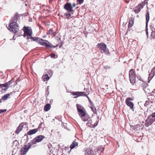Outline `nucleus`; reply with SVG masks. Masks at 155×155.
Instances as JSON below:
<instances>
[{"instance_id": "f257e3e1", "label": "nucleus", "mask_w": 155, "mask_h": 155, "mask_svg": "<svg viewBox=\"0 0 155 155\" xmlns=\"http://www.w3.org/2000/svg\"><path fill=\"white\" fill-rule=\"evenodd\" d=\"M19 16L18 12H16L10 21V23L8 26V29L11 31H12L14 33H16L19 29V26L17 23Z\"/></svg>"}, {"instance_id": "f03ea898", "label": "nucleus", "mask_w": 155, "mask_h": 155, "mask_svg": "<svg viewBox=\"0 0 155 155\" xmlns=\"http://www.w3.org/2000/svg\"><path fill=\"white\" fill-rule=\"evenodd\" d=\"M30 39H31L33 41L38 42L39 44L45 46L47 48H54L58 46V45L54 46L52 44L50 43L48 41L44 40L40 38L31 37L30 38Z\"/></svg>"}, {"instance_id": "7ed1b4c3", "label": "nucleus", "mask_w": 155, "mask_h": 155, "mask_svg": "<svg viewBox=\"0 0 155 155\" xmlns=\"http://www.w3.org/2000/svg\"><path fill=\"white\" fill-rule=\"evenodd\" d=\"M37 142L35 140V138L32 141L31 143H28L27 145H25L24 147H22L21 150L20 152L21 155H25L26 154L28 150L31 148V146L33 144H35Z\"/></svg>"}, {"instance_id": "20e7f679", "label": "nucleus", "mask_w": 155, "mask_h": 155, "mask_svg": "<svg viewBox=\"0 0 155 155\" xmlns=\"http://www.w3.org/2000/svg\"><path fill=\"white\" fill-rule=\"evenodd\" d=\"M97 48H100L101 51V53L103 52L105 54L110 56L111 54L109 52V49L107 48V45L104 43H98L96 46Z\"/></svg>"}, {"instance_id": "39448f33", "label": "nucleus", "mask_w": 155, "mask_h": 155, "mask_svg": "<svg viewBox=\"0 0 155 155\" xmlns=\"http://www.w3.org/2000/svg\"><path fill=\"white\" fill-rule=\"evenodd\" d=\"M23 30L24 31V37H25L27 36V38L28 40L30 39V38L31 36L32 33V29L30 27L24 26L23 28Z\"/></svg>"}, {"instance_id": "423d86ee", "label": "nucleus", "mask_w": 155, "mask_h": 155, "mask_svg": "<svg viewBox=\"0 0 155 155\" xmlns=\"http://www.w3.org/2000/svg\"><path fill=\"white\" fill-rule=\"evenodd\" d=\"M135 70L133 69L130 70L129 72V79L130 83L133 84L135 83L136 81Z\"/></svg>"}, {"instance_id": "0eeeda50", "label": "nucleus", "mask_w": 155, "mask_h": 155, "mask_svg": "<svg viewBox=\"0 0 155 155\" xmlns=\"http://www.w3.org/2000/svg\"><path fill=\"white\" fill-rule=\"evenodd\" d=\"M155 121V118H152L150 116H148L145 120V125L146 127H148L152 124Z\"/></svg>"}, {"instance_id": "6e6552de", "label": "nucleus", "mask_w": 155, "mask_h": 155, "mask_svg": "<svg viewBox=\"0 0 155 155\" xmlns=\"http://www.w3.org/2000/svg\"><path fill=\"white\" fill-rule=\"evenodd\" d=\"M146 33L147 37L148 36V22L150 19V15L148 11H147V13L146 14Z\"/></svg>"}, {"instance_id": "1a4fd4ad", "label": "nucleus", "mask_w": 155, "mask_h": 155, "mask_svg": "<svg viewBox=\"0 0 155 155\" xmlns=\"http://www.w3.org/2000/svg\"><path fill=\"white\" fill-rule=\"evenodd\" d=\"M52 71L51 70H49L48 72V74L42 76L43 81H48L50 79V77L52 76Z\"/></svg>"}, {"instance_id": "9d476101", "label": "nucleus", "mask_w": 155, "mask_h": 155, "mask_svg": "<svg viewBox=\"0 0 155 155\" xmlns=\"http://www.w3.org/2000/svg\"><path fill=\"white\" fill-rule=\"evenodd\" d=\"M64 8L69 12H74V10L72 9V7L70 3H67L64 6Z\"/></svg>"}, {"instance_id": "9b49d317", "label": "nucleus", "mask_w": 155, "mask_h": 155, "mask_svg": "<svg viewBox=\"0 0 155 155\" xmlns=\"http://www.w3.org/2000/svg\"><path fill=\"white\" fill-rule=\"evenodd\" d=\"M81 105L78 104H77L76 107L78 114L81 118L83 117L86 114L84 111L83 110L79 108Z\"/></svg>"}, {"instance_id": "f8f14e48", "label": "nucleus", "mask_w": 155, "mask_h": 155, "mask_svg": "<svg viewBox=\"0 0 155 155\" xmlns=\"http://www.w3.org/2000/svg\"><path fill=\"white\" fill-rule=\"evenodd\" d=\"M148 101L151 103L155 101V96L153 94L149 95L147 96Z\"/></svg>"}, {"instance_id": "ddd939ff", "label": "nucleus", "mask_w": 155, "mask_h": 155, "mask_svg": "<svg viewBox=\"0 0 155 155\" xmlns=\"http://www.w3.org/2000/svg\"><path fill=\"white\" fill-rule=\"evenodd\" d=\"M155 75V71L152 69L150 73L149 74L148 79V83H149L152 78Z\"/></svg>"}, {"instance_id": "4468645a", "label": "nucleus", "mask_w": 155, "mask_h": 155, "mask_svg": "<svg viewBox=\"0 0 155 155\" xmlns=\"http://www.w3.org/2000/svg\"><path fill=\"white\" fill-rule=\"evenodd\" d=\"M45 137V136L40 135L36 137L35 138V140H36V142L38 143L42 141Z\"/></svg>"}, {"instance_id": "2eb2a0df", "label": "nucleus", "mask_w": 155, "mask_h": 155, "mask_svg": "<svg viewBox=\"0 0 155 155\" xmlns=\"http://www.w3.org/2000/svg\"><path fill=\"white\" fill-rule=\"evenodd\" d=\"M23 127V125L21 123L17 127L16 130L15 131V133L16 134H18L19 132L22 130Z\"/></svg>"}, {"instance_id": "dca6fc26", "label": "nucleus", "mask_w": 155, "mask_h": 155, "mask_svg": "<svg viewBox=\"0 0 155 155\" xmlns=\"http://www.w3.org/2000/svg\"><path fill=\"white\" fill-rule=\"evenodd\" d=\"M85 155H94L93 151L89 148L85 150Z\"/></svg>"}, {"instance_id": "f3484780", "label": "nucleus", "mask_w": 155, "mask_h": 155, "mask_svg": "<svg viewBox=\"0 0 155 155\" xmlns=\"http://www.w3.org/2000/svg\"><path fill=\"white\" fill-rule=\"evenodd\" d=\"M38 131V129H34L29 130L27 132V134L28 135H31L36 133Z\"/></svg>"}, {"instance_id": "a211bd4d", "label": "nucleus", "mask_w": 155, "mask_h": 155, "mask_svg": "<svg viewBox=\"0 0 155 155\" xmlns=\"http://www.w3.org/2000/svg\"><path fill=\"white\" fill-rule=\"evenodd\" d=\"M142 8H141V6L139 5L135 7L133 9V10L136 14H137L140 12Z\"/></svg>"}, {"instance_id": "6ab92c4d", "label": "nucleus", "mask_w": 155, "mask_h": 155, "mask_svg": "<svg viewBox=\"0 0 155 155\" xmlns=\"http://www.w3.org/2000/svg\"><path fill=\"white\" fill-rule=\"evenodd\" d=\"M126 103L128 106H129L130 107V109L133 110L134 104L132 102L126 99Z\"/></svg>"}, {"instance_id": "aec40b11", "label": "nucleus", "mask_w": 155, "mask_h": 155, "mask_svg": "<svg viewBox=\"0 0 155 155\" xmlns=\"http://www.w3.org/2000/svg\"><path fill=\"white\" fill-rule=\"evenodd\" d=\"M90 117L89 116V115L88 114L86 115L85 114L84 116L83 117H81V119L84 122H85L86 121H87L88 120L90 119Z\"/></svg>"}, {"instance_id": "412c9836", "label": "nucleus", "mask_w": 155, "mask_h": 155, "mask_svg": "<svg viewBox=\"0 0 155 155\" xmlns=\"http://www.w3.org/2000/svg\"><path fill=\"white\" fill-rule=\"evenodd\" d=\"M12 93V92H10V93L5 95L4 96L2 97V99L4 101L6 100Z\"/></svg>"}, {"instance_id": "4be33fe9", "label": "nucleus", "mask_w": 155, "mask_h": 155, "mask_svg": "<svg viewBox=\"0 0 155 155\" xmlns=\"http://www.w3.org/2000/svg\"><path fill=\"white\" fill-rule=\"evenodd\" d=\"M51 106L49 104H48L45 105L44 107V110L45 111H48L51 108Z\"/></svg>"}, {"instance_id": "5701e85b", "label": "nucleus", "mask_w": 155, "mask_h": 155, "mask_svg": "<svg viewBox=\"0 0 155 155\" xmlns=\"http://www.w3.org/2000/svg\"><path fill=\"white\" fill-rule=\"evenodd\" d=\"M47 35H51L54 36L55 35V33L53 31V29L51 28L50 29L47 33Z\"/></svg>"}, {"instance_id": "b1692460", "label": "nucleus", "mask_w": 155, "mask_h": 155, "mask_svg": "<svg viewBox=\"0 0 155 155\" xmlns=\"http://www.w3.org/2000/svg\"><path fill=\"white\" fill-rule=\"evenodd\" d=\"M151 113L152 112L151 110L148 109L146 111L144 112V116L145 117H146L147 116H151Z\"/></svg>"}, {"instance_id": "393cba45", "label": "nucleus", "mask_w": 155, "mask_h": 155, "mask_svg": "<svg viewBox=\"0 0 155 155\" xmlns=\"http://www.w3.org/2000/svg\"><path fill=\"white\" fill-rule=\"evenodd\" d=\"M12 79L11 80L9 81L8 82H7L3 84V87H9V86L12 83Z\"/></svg>"}, {"instance_id": "a878e982", "label": "nucleus", "mask_w": 155, "mask_h": 155, "mask_svg": "<svg viewBox=\"0 0 155 155\" xmlns=\"http://www.w3.org/2000/svg\"><path fill=\"white\" fill-rule=\"evenodd\" d=\"M148 84L147 83H144L142 84V86L143 91H145V89H146L148 87Z\"/></svg>"}, {"instance_id": "bb28decb", "label": "nucleus", "mask_w": 155, "mask_h": 155, "mask_svg": "<svg viewBox=\"0 0 155 155\" xmlns=\"http://www.w3.org/2000/svg\"><path fill=\"white\" fill-rule=\"evenodd\" d=\"M78 145V143H77L73 142L70 146V148L71 149H73Z\"/></svg>"}, {"instance_id": "cd10ccee", "label": "nucleus", "mask_w": 155, "mask_h": 155, "mask_svg": "<svg viewBox=\"0 0 155 155\" xmlns=\"http://www.w3.org/2000/svg\"><path fill=\"white\" fill-rule=\"evenodd\" d=\"M147 0H145L141 3H140L139 5L140 6H141V8H143L144 6L146 4V3H147Z\"/></svg>"}, {"instance_id": "c85d7f7f", "label": "nucleus", "mask_w": 155, "mask_h": 155, "mask_svg": "<svg viewBox=\"0 0 155 155\" xmlns=\"http://www.w3.org/2000/svg\"><path fill=\"white\" fill-rule=\"evenodd\" d=\"M79 91H76V92H72L71 94L73 95H76L77 96L74 97V98H76L78 97H79Z\"/></svg>"}, {"instance_id": "c756f323", "label": "nucleus", "mask_w": 155, "mask_h": 155, "mask_svg": "<svg viewBox=\"0 0 155 155\" xmlns=\"http://www.w3.org/2000/svg\"><path fill=\"white\" fill-rule=\"evenodd\" d=\"M87 121V122L86 123L88 127H91V124L92 123V120L90 118Z\"/></svg>"}, {"instance_id": "7c9ffc66", "label": "nucleus", "mask_w": 155, "mask_h": 155, "mask_svg": "<svg viewBox=\"0 0 155 155\" xmlns=\"http://www.w3.org/2000/svg\"><path fill=\"white\" fill-rule=\"evenodd\" d=\"M8 88V87H2V88H1L2 89L1 91V92L2 93H5L7 91V89Z\"/></svg>"}, {"instance_id": "2f4dec72", "label": "nucleus", "mask_w": 155, "mask_h": 155, "mask_svg": "<svg viewBox=\"0 0 155 155\" xmlns=\"http://www.w3.org/2000/svg\"><path fill=\"white\" fill-rule=\"evenodd\" d=\"M49 86H48L47 87L45 94V96L46 97L48 96L49 94Z\"/></svg>"}, {"instance_id": "473e14b6", "label": "nucleus", "mask_w": 155, "mask_h": 155, "mask_svg": "<svg viewBox=\"0 0 155 155\" xmlns=\"http://www.w3.org/2000/svg\"><path fill=\"white\" fill-rule=\"evenodd\" d=\"M86 94V93L84 92L79 91V96H85Z\"/></svg>"}, {"instance_id": "72a5a7b5", "label": "nucleus", "mask_w": 155, "mask_h": 155, "mask_svg": "<svg viewBox=\"0 0 155 155\" xmlns=\"http://www.w3.org/2000/svg\"><path fill=\"white\" fill-rule=\"evenodd\" d=\"M91 108L93 112L94 113L97 114V110L95 107L94 106L92 107H91Z\"/></svg>"}, {"instance_id": "f704fd0d", "label": "nucleus", "mask_w": 155, "mask_h": 155, "mask_svg": "<svg viewBox=\"0 0 155 155\" xmlns=\"http://www.w3.org/2000/svg\"><path fill=\"white\" fill-rule=\"evenodd\" d=\"M150 34V37L153 39H155V31L151 32Z\"/></svg>"}, {"instance_id": "c9c22d12", "label": "nucleus", "mask_w": 155, "mask_h": 155, "mask_svg": "<svg viewBox=\"0 0 155 155\" xmlns=\"http://www.w3.org/2000/svg\"><path fill=\"white\" fill-rule=\"evenodd\" d=\"M104 150V149L103 147H99L98 149V150L99 152H102Z\"/></svg>"}, {"instance_id": "e433bc0d", "label": "nucleus", "mask_w": 155, "mask_h": 155, "mask_svg": "<svg viewBox=\"0 0 155 155\" xmlns=\"http://www.w3.org/2000/svg\"><path fill=\"white\" fill-rule=\"evenodd\" d=\"M64 15H66L67 16V18L68 19H70L69 17H71V14L70 13H65L64 14Z\"/></svg>"}, {"instance_id": "4c0bfd02", "label": "nucleus", "mask_w": 155, "mask_h": 155, "mask_svg": "<svg viewBox=\"0 0 155 155\" xmlns=\"http://www.w3.org/2000/svg\"><path fill=\"white\" fill-rule=\"evenodd\" d=\"M150 29L151 31V32H153L155 31V28L153 27V26L151 25L150 26Z\"/></svg>"}, {"instance_id": "58836bf2", "label": "nucleus", "mask_w": 155, "mask_h": 155, "mask_svg": "<svg viewBox=\"0 0 155 155\" xmlns=\"http://www.w3.org/2000/svg\"><path fill=\"white\" fill-rule=\"evenodd\" d=\"M145 91H144L145 93H148V94H150V91L149 89L148 88L146 89H145Z\"/></svg>"}, {"instance_id": "ea45409f", "label": "nucleus", "mask_w": 155, "mask_h": 155, "mask_svg": "<svg viewBox=\"0 0 155 155\" xmlns=\"http://www.w3.org/2000/svg\"><path fill=\"white\" fill-rule=\"evenodd\" d=\"M151 103L148 100H147L145 101V103L144 104V106L145 107H147Z\"/></svg>"}, {"instance_id": "a19ab883", "label": "nucleus", "mask_w": 155, "mask_h": 155, "mask_svg": "<svg viewBox=\"0 0 155 155\" xmlns=\"http://www.w3.org/2000/svg\"><path fill=\"white\" fill-rule=\"evenodd\" d=\"M61 126L65 129H67V124L65 123H63L61 124Z\"/></svg>"}, {"instance_id": "79ce46f5", "label": "nucleus", "mask_w": 155, "mask_h": 155, "mask_svg": "<svg viewBox=\"0 0 155 155\" xmlns=\"http://www.w3.org/2000/svg\"><path fill=\"white\" fill-rule=\"evenodd\" d=\"M77 1L80 5H81L84 2V0H77Z\"/></svg>"}, {"instance_id": "37998d69", "label": "nucleus", "mask_w": 155, "mask_h": 155, "mask_svg": "<svg viewBox=\"0 0 155 155\" xmlns=\"http://www.w3.org/2000/svg\"><path fill=\"white\" fill-rule=\"evenodd\" d=\"M152 118H155V113H151V115L150 116Z\"/></svg>"}, {"instance_id": "c03bdc74", "label": "nucleus", "mask_w": 155, "mask_h": 155, "mask_svg": "<svg viewBox=\"0 0 155 155\" xmlns=\"http://www.w3.org/2000/svg\"><path fill=\"white\" fill-rule=\"evenodd\" d=\"M99 122V120H97L96 121V124H94L93 126V128H94L97 125L98 123Z\"/></svg>"}, {"instance_id": "a18cd8bd", "label": "nucleus", "mask_w": 155, "mask_h": 155, "mask_svg": "<svg viewBox=\"0 0 155 155\" xmlns=\"http://www.w3.org/2000/svg\"><path fill=\"white\" fill-rule=\"evenodd\" d=\"M42 126V123H41L38 126V128H36V129H38V130H39L41 127Z\"/></svg>"}, {"instance_id": "49530a36", "label": "nucleus", "mask_w": 155, "mask_h": 155, "mask_svg": "<svg viewBox=\"0 0 155 155\" xmlns=\"http://www.w3.org/2000/svg\"><path fill=\"white\" fill-rule=\"evenodd\" d=\"M0 111L1 112V113H3V112H6L7 110L6 109H3V110L0 109Z\"/></svg>"}, {"instance_id": "de8ad7c7", "label": "nucleus", "mask_w": 155, "mask_h": 155, "mask_svg": "<svg viewBox=\"0 0 155 155\" xmlns=\"http://www.w3.org/2000/svg\"><path fill=\"white\" fill-rule=\"evenodd\" d=\"M90 103V105L91 106V107H92L94 106V104L92 101L89 102Z\"/></svg>"}, {"instance_id": "09e8293b", "label": "nucleus", "mask_w": 155, "mask_h": 155, "mask_svg": "<svg viewBox=\"0 0 155 155\" xmlns=\"http://www.w3.org/2000/svg\"><path fill=\"white\" fill-rule=\"evenodd\" d=\"M55 54H52L50 55V57L51 58H53L55 57Z\"/></svg>"}, {"instance_id": "8fccbe9b", "label": "nucleus", "mask_w": 155, "mask_h": 155, "mask_svg": "<svg viewBox=\"0 0 155 155\" xmlns=\"http://www.w3.org/2000/svg\"><path fill=\"white\" fill-rule=\"evenodd\" d=\"M153 94V95H155V89H154L151 92Z\"/></svg>"}, {"instance_id": "3c124183", "label": "nucleus", "mask_w": 155, "mask_h": 155, "mask_svg": "<svg viewBox=\"0 0 155 155\" xmlns=\"http://www.w3.org/2000/svg\"><path fill=\"white\" fill-rule=\"evenodd\" d=\"M125 2L127 3H128L129 2L130 0H124Z\"/></svg>"}, {"instance_id": "603ef678", "label": "nucleus", "mask_w": 155, "mask_h": 155, "mask_svg": "<svg viewBox=\"0 0 155 155\" xmlns=\"http://www.w3.org/2000/svg\"><path fill=\"white\" fill-rule=\"evenodd\" d=\"M132 22V23H133V21H132L131 20H130V21H129V25H128V27H130V25L131 22Z\"/></svg>"}, {"instance_id": "864d4df0", "label": "nucleus", "mask_w": 155, "mask_h": 155, "mask_svg": "<svg viewBox=\"0 0 155 155\" xmlns=\"http://www.w3.org/2000/svg\"><path fill=\"white\" fill-rule=\"evenodd\" d=\"M15 143L16 145L18 144V142L17 140H15L14 141V144Z\"/></svg>"}, {"instance_id": "5fc2aeb1", "label": "nucleus", "mask_w": 155, "mask_h": 155, "mask_svg": "<svg viewBox=\"0 0 155 155\" xmlns=\"http://www.w3.org/2000/svg\"><path fill=\"white\" fill-rule=\"evenodd\" d=\"M85 97H86L87 98H88V101L89 102H90L91 101V100L89 98V97L87 96V95H86V96H85Z\"/></svg>"}, {"instance_id": "6e6d98bb", "label": "nucleus", "mask_w": 155, "mask_h": 155, "mask_svg": "<svg viewBox=\"0 0 155 155\" xmlns=\"http://www.w3.org/2000/svg\"><path fill=\"white\" fill-rule=\"evenodd\" d=\"M104 67H105V68L106 69H108V68H110V66H105Z\"/></svg>"}, {"instance_id": "4d7b16f0", "label": "nucleus", "mask_w": 155, "mask_h": 155, "mask_svg": "<svg viewBox=\"0 0 155 155\" xmlns=\"http://www.w3.org/2000/svg\"><path fill=\"white\" fill-rule=\"evenodd\" d=\"M126 99L127 100H131V101H133V100L130 98H127Z\"/></svg>"}, {"instance_id": "13d9d810", "label": "nucleus", "mask_w": 155, "mask_h": 155, "mask_svg": "<svg viewBox=\"0 0 155 155\" xmlns=\"http://www.w3.org/2000/svg\"><path fill=\"white\" fill-rule=\"evenodd\" d=\"M137 79L139 80H140V81H141V79H140V76H137Z\"/></svg>"}, {"instance_id": "bf43d9fd", "label": "nucleus", "mask_w": 155, "mask_h": 155, "mask_svg": "<svg viewBox=\"0 0 155 155\" xmlns=\"http://www.w3.org/2000/svg\"><path fill=\"white\" fill-rule=\"evenodd\" d=\"M3 87V84H0V87L1 88H2Z\"/></svg>"}, {"instance_id": "052dcab7", "label": "nucleus", "mask_w": 155, "mask_h": 155, "mask_svg": "<svg viewBox=\"0 0 155 155\" xmlns=\"http://www.w3.org/2000/svg\"><path fill=\"white\" fill-rule=\"evenodd\" d=\"M75 5H75V3H73V6H72V8L74 7H75Z\"/></svg>"}, {"instance_id": "680f3d73", "label": "nucleus", "mask_w": 155, "mask_h": 155, "mask_svg": "<svg viewBox=\"0 0 155 155\" xmlns=\"http://www.w3.org/2000/svg\"><path fill=\"white\" fill-rule=\"evenodd\" d=\"M53 101V99H51L50 100V102H52Z\"/></svg>"}, {"instance_id": "e2e57ef3", "label": "nucleus", "mask_w": 155, "mask_h": 155, "mask_svg": "<svg viewBox=\"0 0 155 155\" xmlns=\"http://www.w3.org/2000/svg\"><path fill=\"white\" fill-rule=\"evenodd\" d=\"M62 46V44H61V45H60L59 48H61Z\"/></svg>"}, {"instance_id": "0e129e2a", "label": "nucleus", "mask_w": 155, "mask_h": 155, "mask_svg": "<svg viewBox=\"0 0 155 155\" xmlns=\"http://www.w3.org/2000/svg\"><path fill=\"white\" fill-rule=\"evenodd\" d=\"M97 119H99V117L98 116L97 117Z\"/></svg>"}, {"instance_id": "69168bd1", "label": "nucleus", "mask_w": 155, "mask_h": 155, "mask_svg": "<svg viewBox=\"0 0 155 155\" xmlns=\"http://www.w3.org/2000/svg\"><path fill=\"white\" fill-rule=\"evenodd\" d=\"M2 101L1 99H0V103L2 102Z\"/></svg>"}, {"instance_id": "338daca9", "label": "nucleus", "mask_w": 155, "mask_h": 155, "mask_svg": "<svg viewBox=\"0 0 155 155\" xmlns=\"http://www.w3.org/2000/svg\"><path fill=\"white\" fill-rule=\"evenodd\" d=\"M14 36H13V39H14V40H15V39H14Z\"/></svg>"}, {"instance_id": "774afa93", "label": "nucleus", "mask_w": 155, "mask_h": 155, "mask_svg": "<svg viewBox=\"0 0 155 155\" xmlns=\"http://www.w3.org/2000/svg\"><path fill=\"white\" fill-rule=\"evenodd\" d=\"M108 86V85H106V86Z\"/></svg>"}]
</instances>
